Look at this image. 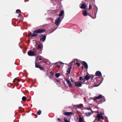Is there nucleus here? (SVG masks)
<instances>
[{
	"mask_svg": "<svg viewBox=\"0 0 122 122\" xmlns=\"http://www.w3.org/2000/svg\"><path fill=\"white\" fill-rule=\"evenodd\" d=\"M45 30L44 29H38L35 30L33 31V33L32 34L30 32V33L28 35V36L31 38L37 36V34L45 32Z\"/></svg>",
	"mask_w": 122,
	"mask_h": 122,
	"instance_id": "f257e3e1",
	"label": "nucleus"
},
{
	"mask_svg": "<svg viewBox=\"0 0 122 122\" xmlns=\"http://www.w3.org/2000/svg\"><path fill=\"white\" fill-rule=\"evenodd\" d=\"M35 67H36L39 68L40 70L42 71H43L45 70L44 69L43 67L41 66L39 64L37 63L36 62V61H35Z\"/></svg>",
	"mask_w": 122,
	"mask_h": 122,
	"instance_id": "f03ea898",
	"label": "nucleus"
},
{
	"mask_svg": "<svg viewBox=\"0 0 122 122\" xmlns=\"http://www.w3.org/2000/svg\"><path fill=\"white\" fill-rule=\"evenodd\" d=\"M46 36L45 35H41L40 36V40L42 42H43L45 40Z\"/></svg>",
	"mask_w": 122,
	"mask_h": 122,
	"instance_id": "7ed1b4c3",
	"label": "nucleus"
},
{
	"mask_svg": "<svg viewBox=\"0 0 122 122\" xmlns=\"http://www.w3.org/2000/svg\"><path fill=\"white\" fill-rule=\"evenodd\" d=\"M61 19V18L60 17H59L57 18L55 20V24L56 25H58L59 24Z\"/></svg>",
	"mask_w": 122,
	"mask_h": 122,
	"instance_id": "20e7f679",
	"label": "nucleus"
},
{
	"mask_svg": "<svg viewBox=\"0 0 122 122\" xmlns=\"http://www.w3.org/2000/svg\"><path fill=\"white\" fill-rule=\"evenodd\" d=\"M84 77H80L79 78L80 82L82 84H84L85 82V80Z\"/></svg>",
	"mask_w": 122,
	"mask_h": 122,
	"instance_id": "39448f33",
	"label": "nucleus"
},
{
	"mask_svg": "<svg viewBox=\"0 0 122 122\" xmlns=\"http://www.w3.org/2000/svg\"><path fill=\"white\" fill-rule=\"evenodd\" d=\"M27 53L28 55L30 56H33L36 55V54H35L34 52L31 51V50H30L29 51H28Z\"/></svg>",
	"mask_w": 122,
	"mask_h": 122,
	"instance_id": "423d86ee",
	"label": "nucleus"
},
{
	"mask_svg": "<svg viewBox=\"0 0 122 122\" xmlns=\"http://www.w3.org/2000/svg\"><path fill=\"white\" fill-rule=\"evenodd\" d=\"M75 86L77 87H80L82 86V84L80 82H75Z\"/></svg>",
	"mask_w": 122,
	"mask_h": 122,
	"instance_id": "0eeeda50",
	"label": "nucleus"
},
{
	"mask_svg": "<svg viewBox=\"0 0 122 122\" xmlns=\"http://www.w3.org/2000/svg\"><path fill=\"white\" fill-rule=\"evenodd\" d=\"M65 81L68 83V86L70 87H71L72 86V84L70 81L67 78L65 79Z\"/></svg>",
	"mask_w": 122,
	"mask_h": 122,
	"instance_id": "6e6552de",
	"label": "nucleus"
},
{
	"mask_svg": "<svg viewBox=\"0 0 122 122\" xmlns=\"http://www.w3.org/2000/svg\"><path fill=\"white\" fill-rule=\"evenodd\" d=\"M82 64L87 69L88 66L87 63L85 61H83L82 62Z\"/></svg>",
	"mask_w": 122,
	"mask_h": 122,
	"instance_id": "1a4fd4ad",
	"label": "nucleus"
},
{
	"mask_svg": "<svg viewBox=\"0 0 122 122\" xmlns=\"http://www.w3.org/2000/svg\"><path fill=\"white\" fill-rule=\"evenodd\" d=\"M95 76H102V74L101 72L99 71H97L95 73Z\"/></svg>",
	"mask_w": 122,
	"mask_h": 122,
	"instance_id": "9d476101",
	"label": "nucleus"
},
{
	"mask_svg": "<svg viewBox=\"0 0 122 122\" xmlns=\"http://www.w3.org/2000/svg\"><path fill=\"white\" fill-rule=\"evenodd\" d=\"M36 45H37V46L36 47L37 49L38 50L40 49L41 50H42V46L41 44L38 45H37V44H36Z\"/></svg>",
	"mask_w": 122,
	"mask_h": 122,
	"instance_id": "9b49d317",
	"label": "nucleus"
},
{
	"mask_svg": "<svg viewBox=\"0 0 122 122\" xmlns=\"http://www.w3.org/2000/svg\"><path fill=\"white\" fill-rule=\"evenodd\" d=\"M72 114L71 112H65L63 113V114L69 116Z\"/></svg>",
	"mask_w": 122,
	"mask_h": 122,
	"instance_id": "f8f14e48",
	"label": "nucleus"
},
{
	"mask_svg": "<svg viewBox=\"0 0 122 122\" xmlns=\"http://www.w3.org/2000/svg\"><path fill=\"white\" fill-rule=\"evenodd\" d=\"M102 97V95L100 94L97 97H94L93 100H95L97 99H99L101 98Z\"/></svg>",
	"mask_w": 122,
	"mask_h": 122,
	"instance_id": "ddd939ff",
	"label": "nucleus"
},
{
	"mask_svg": "<svg viewBox=\"0 0 122 122\" xmlns=\"http://www.w3.org/2000/svg\"><path fill=\"white\" fill-rule=\"evenodd\" d=\"M82 14L84 16H86L87 15H89L86 12V10H85L83 11Z\"/></svg>",
	"mask_w": 122,
	"mask_h": 122,
	"instance_id": "4468645a",
	"label": "nucleus"
},
{
	"mask_svg": "<svg viewBox=\"0 0 122 122\" xmlns=\"http://www.w3.org/2000/svg\"><path fill=\"white\" fill-rule=\"evenodd\" d=\"M86 4L85 3L82 4L80 7L82 9H84L86 8Z\"/></svg>",
	"mask_w": 122,
	"mask_h": 122,
	"instance_id": "2eb2a0df",
	"label": "nucleus"
},
{
	"mask_svg": "<svg viewBox=\"0 0 122 122\" xmlns=\"http://www.w3.org/2000/svg\"><path fill=\"white\" fill-rule=\"evenodd\" d=\"M100 114H98L97 115V117L98 118V119H97V122H98L99 121H100V119H101V118H100Z\"/></svg>",
	"mask_w": 122,
	"mask_h": 122,
	"instance_id": "dca6fc26",
	"label": "nucleus"
},
{
	"mask_svg": "<svg viewBox=\"0 0 122 122\" xmlns=\"http://www.w3.org/2000/svg\"><path fill=\"white\" fill-rule=\"evenodd\" d=\"M83 106V105L82 104H80L79 105H74V107H82Z\"/></svg>",
	"mask_w": 122,
	"mask_h": 122,
	"instance_id": "f3484780",
	"label": "nucleus"
},
{
	"mask_svg": "<svg viewBox=\"0 0 122 122\" xmlns=\"http://www.w3.org/2000/svg\"><path fill=\"white\" fill-rule=\"evenodd\" d=\"M64 14V10H62L61 11V12L59 15L60 17L62 16V15H63Z\"/></svg>",
	"mask_w": 122,
	"mask_h": 122,
	"instance_id": "a211bd4d",
	"label": "nucleus"
},
{
	"mask_svg": "<svg viewBox=\"0 0 122 122\" xmlns=\"http://www.w3.org/2000/svg\"><path fill=\"white\" fill-rule=\"evenodd\" d=\"M92 114V113L91 112H88V113H86L85 115L87 117L89 116Z\"/></svg>",
	"mask_w": 122,
	"mask_h": 122,
	"instance_id": "6ab92c4d",
	"label": "nucleus"
},
{
	"mask_svg": "<svg viewBox=\"0 0 122 122\" xmlns=\"http://www.w3.org/2000/svg\"><path fill=\"white\" fill-rule=\"evenodd\" d=\"M71 69L68 68V70L67 71L66 74H67L69 75L70 74V71Z\"/></svg>",
	"mask_w": 122,
	"mask_h": 122,
	"instance_id": "aec40b11",
	"label": "nucleus"
},
{
	"mask_svg": "<svg viewBox=\"0 0 122 122\" xmlns=\"http://www.w3.org/2000/svg\"><path fill=\"white\" fill-rule=\"evenodd\" d=\"M37 59L38 60H42V59L41 58V57L40 56H38L37 57Z\"/></svg>",
	"mask_w": 122,
	"mask_h": 122,
	"instance_id": "412c9836",
	"label": "nucleus"
},
{
	"mask_svg": "<svg viewBox=\"0 0 122 122\" xmlns=\"http://www.w3.org/2000/svg\"><path fill=\"white\" fill-rule=\"evenodd\" d=\"M41 110H39L36 113L38 115H40L41 114Z\"/></svg>",
	"mask_w": 122,
	"mask_h": 122,
	"instance_id": "4be33fe9",
	"label": "nucleus"
},
{
	"mask_svg": "<svg viewBox=\"0 0 122 122\" xmlns=\"http://www.w3.org/2000/svg\"><path fill=\"white\" fill-rule=\"evenodd\" d=\"M26 97H25L23 96L22 97V100L23 101H25L26 100Z\"/></svg>",
	"mask_w": 122,
	"mask_h": 122,
	"instance_id": "5701e85b",
	"label": "nucleus"
},
{
	"mask_svg": "<svg viewBox=\"0 0 122 122\" xmlns=\"http://www.w3.org/2000/svg\"><path fill=\"white\" fill-rule=\"evenodd\" d=\"M84 77L85 80H88L90 78V77Z\"/></svg>",
	"mask_w": 122,
	"mask_h": 122,
	"instance_id": "b1692460",
	"label": "nucleus"
},
{
	"mask_svg": "<svg viewBox=\"0 0 122 122\" xmlns=\"http://www.w3.org/2000/svg\"><path fill=\"white\" fill-rule=\"evenodd\" d=\"M55 76H61V74L60 73H56Z\"/></svg>",
	"mask_w": 122,
	"mask_h": 122,
	"instance_id": "393cba45",
	"label": "nucleus"
},
{
	"mask_svg": "<svg viewBox=\"0 0 122 122\" xmlns=\"http://www.w3.org/2000/svg\"><path fill=\"white\" fill-rule=\"evenodd\" d=\"M83 120L82 118L80 117L79 120V122H82Z\"/></svg>",
	"mask_w": 122,
	"mask_h": 122,
	"instance_id": "a878e982",
	"label": "nucleus"
},
{
	"mask_svg": "<svg viewBox=\"0 0 122 122\" xmlns=\"http://www.w3.org/2000/svg\"><path fill=\"white\" fill-rule=\"evenodd\" d=\"M54 75L53 73L51 71L50 73V75L51 76H52Z\"/></svg>",
	"mask_w": 122,
	"mask_h": 122,
	"instance_id": "bb28decb",
	"label": "nucleus"
},
{
	"mask_svg": "<svg viewBox=\"0 0 122 122\" xmlns=\"http://www.w3.org/2000/svg\"><path fill=\"white\" fill-rule=\"evenodd\" d=\"M72 66V64L71 63L69 65V68L71 69Z\"/></svg>",
	"mask_w": 122,
	"mask_h": 122,
	"instance_id": "cd10ccee",
	"label": "nucleus"
},
{
	"mask_svg": "<svg viewBox=\"0 0 122 122\" xmlns=\"http://www.w3.org/2000/svg\"><path fill=\"white\" fill-rule=\"evenodd\" d=\"M20 12V10L19 9H18L16 10V13H19Z\"/></svg>",
	"mask_w": 122,
	"mask_h": 122,
	"instance_id": "c85d7f7f",
	"label": "nucleus"
},
{
	"mask_svg": "<svg viewBox=\"0 0 122 122\" xmlns=\"http://www.w3.org/2000/svg\"><path fill=\"white\" fill-rule=\"evenodd\" d=\"M100 117L101 119H105V118L103 117V116L101 115L100 114Z\"/></svg>",
	"mask_w": 122,
	"mask_h": 122,
	"instance_id": "c756f323",
	"label": "nucleus"
},
{
	"mask_svg": "<svg viewBox=\"0 0 122 122\" xmlns=\"http://www.w3.org/2000/svg\"><path fill=\"white\" fill-rule=\"evenodd\" d=\"M64 120L65 122H69V121L66 118H64Z\"/></svg>",
	"mask_w": 122,
	"mask_h": 122,
	"instance_id": "7c9ffc66",
	"label": "nucleus"
},
{
	"mask_svg": "<svg viewBox=\"0 0 122 122\" xmlns=\"http://www.w3.org/2000/svg\"><path fill=\"white\" fill-rule=\"evenodd\" d=\"M58 12V11L57 10H55L53 11V13H57Z\"/></svg>",
	"mask_w": 122,
	"mask_h": 122,
	"instance_id": "2f4dec72",
	"label": "nucleus"
},
{
	"mask_svg": "<svg viewBox=\"0 0 122 122\" xmlns=\"http://www.w3.org/2000/svg\"><path fill=\"white\" fill-rule=\"evenodd\" d=\"M76 65L78 66H80V63L77 62L76 63Z\"/></svg>",
	"mask_w": 122,
	"mask_h": 122,
	"instance_id": "473e14b6",
	"label": "nucleus"
},
{
	"mask_svg": "<svg viewBox=\"0 0 122 122\" xmlns=\"http://www.w3.org/2000/svg\"><path fill=\"white\" fill-rule=\"evenodd\" d=\"M32 50L34 51V52L35 53L36 52V50L35 48H33Z\"/></svg>",
	"mask_w": 122,
	"mask_h": 122,
	"instance_id": "72a5a7b5",
	"label": "nucleus"
},
{
	"mask_svg": "<svg viewBox=\"0 0 122 122\" xmlns=\"http://www.w3.org/2000/svg\"><path fill=\"white\" fill-rule=\"evenodd\" d=\"M86 109L88 110H91V108L89 107V108H86Z\"/></svg>",
	"mask_w": 122,
	"mask_h": 122,
	"instance_id": "f704fd0d",
	"label": "nucleus"
},
{
	"mask_svg": "<svg viewBox=\"0 0 122 122\" xmlns=\"http://www.w3.org/2000/svg\"><path fill=\"white\" fill-rule=\"evenodd\" d=\"M92 8V6L91 5H90L89 6V9H91Z\"/></svg>",
	"mask_w": 122,
	"mask_h": 122,
	"instance_id": "c9c22d12",
	"label": "nucleus"
},
{
	"mask_svg": "<svg viewBox=\"0 0 122 122\" xmlns=\"http://www.w3.org/2000/svg\"><path fill=\"white\" fill-rule=\"evenodd\" d=\"M100 115H102H102H103L104 114V113H102V112H100Z\"/></svg>",
	"mask_w": 122,
	"mask_h": 122,
	"instance_id": "e433bc0d",
	"label": "nucleus"
},
{
	"mask_svg": "<svg viewBox=\"0 0 122 122\" xmlns=\"http://www.w3.org/2000/svg\"><path fill=\"white\" fill-rule=\"evenodd\" d=\"M56 67H58V68H59L60 67V66L58 65H57Z\"/></svg>",
	"mask_w": 122,
	"mask_h": 122,
	"instance_id": "4c0bfd02",
	"label": "nucleus"
},
{
	"mask_svg": "<svg viewBox=\"0 0 122 122\" xmlns=\"http://www.w3.org/2000/svg\"><path fill=\"white\" fill-rule=\"evenodd\" d=\"M56 80L57 82H59L60 81V80H59L56 79Z\"/></svg>",
	"mask_w": 122,
	"mask_h": 122,
	"instance_id": "58836bf2",
	"label": "nucleus"
},
{
	"mask_svg": "<svg viewBox=\"0 0 122 122\" xmlns=\"http://www.w3.org/2000/svg\"><path fill=\"white\" fill-rule=\"evenodd\" d=\"M106 122H109L108 121L107 119H106Z\"/></svg>",
	"mask_w": 122,
	"mask_h": 122,
	"instance_id": "ea45409f",
	"label": "nucleus"
},
{
	"mask_svg": "<svg viewBox=\"0 0 122 122\" xmlns=\"http://www.w3.org/2000/svg\"><path fill=\"white\" fill-rule=\"evenodd\" d=\"M71 81H72V82H73L74 81L71 78Z\"/></svg>",
	"mask_w": 122,
	"mask_h": 122,
	"instance_id": "a19ab883",
	"label": "nucleus"
},
{
	"mask_svg": "<svg viewBox=\"0 0 122 122\" xmlns=\"http://www.w3.org/2000/svg\"><path fill=\"white\" fill-rule=\"evenodd\" d=\"M15 79H16V78H15V79L13 81V82H15Z\"/></svg>",
	"mask_w": 122,
	"mask_h": 122,
	"instance_id": "79ce46f5",
	"label": "nucleus"
},
{
	"mask_svg": "<svg viewBox=\"0 0 122 122\" xmlns=\"http://www.w3.org/2000/svg\"><path fill=\"white\" fill-rule=\"evenodd\" d=\"M83 67L82 66H81V68L82 69H83Z\"/></svg>",
	"mask_w": 122,
	"mask_h": 122,
	"instance_id": "37998d69",
	"label": "nucleus"
},
{
	"mask_svg": "<svg viewBox=\"0 0 122 122\" xmlns=\"http://www.w3.org/2000/svg\"><path fill=\"white\" fill-rule=\"evenodd\" d=\"M58 121H60V118H58Z\"/></svg>",
	"mask_w": 122,
	"mask_h": 122,
	"instance_id": "c03bdc74",
	"label": "nucleus"
},
{
	"mask_svg": "<svg viewBox=\"0 0 122 122\" xmlns=\"http://www.w3.org/2000/svg\"><path fill=\"white\" fill-rule=\"evenodd\" d=\"M85 76H89L88 75H86Z\"/></svg>",
	"mask_w": 122,
	"mask_h": 122,
	"instance_id": "a18cd8bd",
	"label": "nucleus"
},
{
	"mask_svg": "<svg viewBox=\"0 0 122 122\" xmlns=\"http://www.w3.org/2000/svg\"><path fill=\"white\" fill-rule=\"evenodd\" d=\"M18 81H20V80L19 79H18Z\"/></svg>",
	"mask_w": 122,
	"mask_h": 122,
	"instance_id": "49530a36",
	"label": "nucleus"
},
{
	"mask_svg": "<svg viewBox=\"0 0 122 122\" xmlns=\"http://www.w3.org/2000/svg\"><path fill=\"white\" fill-rule=\"evenodd\" d=\"M20 108V107H19V108H19V109Z\"/></svg>",
	"mask_w": 122,
	"mask_h": 122,
	"instance_id": "de8ad7c7",
	"label": "nucleus"
},
{
	"mask_svg": "<svg viewBox=\"0 0 122 122\" xmlns=\"http://www.w3.org/2000/svg\"><path fill=\"white\" fill-rule=\"evenodd\" d=\"M28 1V0H26L25 1Z\"/></svg>",
	"mask_w": 122,
	"mask_h": 122,
	"instance_id": "09e8293b",
	"label": "nucleus"
},
{
	"mask_svg": "<svg viewBox=\"0 0 122 122\" xmlns=\"http://www.w3.org/2000/svg\"><path fill=\"white\" fill-rule=\"evenodd\" d=\"M99 113V112H97V113Z\"/></svg>",
	"mask_w": 122,
	"mask_h": 122,
	"instance_id": "8fccbe9b",
	"label": "nucleus"
},
{
	"mask_svg": "<svg viewBox=\"0 0 122 122\" xmlns=\"http://www.w3.org/2000/svg\"><path fill=\"white\" fill-rule=\"evenodd\" d=\"M95 120H95V121H94L93 122H95Z\"/></svg>",
	"mask_w": 122,
	"mask_h": 122,
	"instance_id": "3c124183",
	"label": "nucleus"
},
{
	"mask_svg": "<svg viewBox=\"0 0 122 122\" xmlns=\"http://www.w3.org/2000/svg\"><path fill=\"white\" fill-rule=\"evenodd\" d=\"M50 78H51V77H50Z\"/></svg>",
	"mask_w": 122,
	"mask_h": 122,
	"instance_id": "603ef678",
	"label": "nucleus"
},
{
	"mask_svg": "<svg viewBox=\"0 0 122 122\" xmlns=\"http://www.w3.org/2000/svg\"><path fill=\"white\" fill-rule=\"evenodd\" d=\"M81 74H80V75H81Z\"/></svg>",
	"mask_w": 122,
	"mask_h": 122,
	"instance_id": "864d4df0",
	"label": "nucleus"
}]
</instances>
